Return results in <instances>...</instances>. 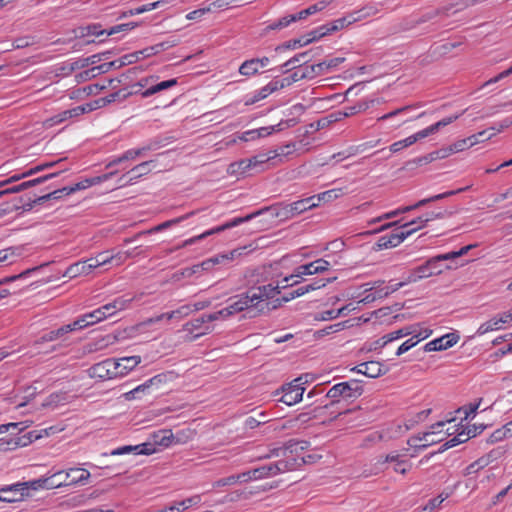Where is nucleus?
<instances>
[{
    "label": "nucleus",
    "mask_w": 512,
    "mask_h": 512,
    "mask_svg": "<svg viewBox=\"0 0 512 512\" xmlns=\"http://www.w3.org/2000/svg\"><path fill=\"white\" fill-rule=\"evenodd\" d=\"M266 213H269L271 218L272 219H279L280 221H285V220H288L290 218H293L294 215H293V212H292V209H291V205L290 203H284V202H278V203H275V204H272L271 206H267V207H264V208H261L251 214H248L244 217H236V218H233L232 220L230 221H227L226 223H224L223 225H220L218 227H215V228H212L208 231H205L204 233L198 235V236H195V237H192L190 239H187L185 241H183L181 244L177 245L176 247L174 248H171L168 253H172L176 250H179L181 248H184V247H187L189 245H192L194 243H196L197 241L199 240H202L210 235H213V234H216V233H220L222 231H225L227 229H231L233 227H236L242 223H246L252 219H254L255 217L257 216H260V215H263V214H266Z\"/></svg>",
    "instance_id": "nucleus-1"
},
{
    "label": "nucleus",
    "mask_w": 512,
    "mask_h": 512,
    "mask_svg": "<svg viewBox=\"0 0 512 512\" xmlns=\"http://www.w3.org/2000/svg\"><path fill=\"white\" fill-rule=\"evenodd\" d=\"M362 383L363 382L361 380L352 379L350 381L335 384L323 397L324 399L329 398L331 401L315 407L314 411L318 412L324 409H329L338 404L340 402V398L344 400H354L360 397L364 392Z\"/></svg>",
    "instance_id": "nucleus-2"
},
{
    "label": "nucleus",
    "mask_w": 512,
    "mask_h": 512,
    "mask_svg": "<svg viewBox=\"0 0 512 512\" xmlns=\"http://www.w3.org/2000/svg\"><path fill=\"white\" fill-rule=\"evenodd\" d=\"M227 302L229 304L226 309L231 311V316L242 311H245V318H255L261 315L262 309L256 307V302H252L248 292L232 296Z\"/></svg>",
    "instance_id": "nucleus-3"
},
{
    "label": "nucleus",
    "mask_w": 512,
    "mask_h": 512,
    "mask_svg": "<svg viewBox=\"0 0 512 512\" xmlns=\"http://www.w3.org/2000/svg\"><path fill=\"white\" fill-rule=\"evenodd\" d=\"M412 231L413 230H404L401 225L399 228L393 230L389 235L381 236L374 244L373 250L380 251L382 249L396 247L409 237Z\"/></svg>",
    "instance_id": "nucleus-4"
},
{
    "label": "nucleus",
    "mask_w": 512,
    "mask_h": 512,
    "mask_svg": "<svg viewBox=\"0 0 512 512\" xmlns=\"http://www.w3.org/2000/svg\"><path fill=\"white\" fill-rule=\"evenodd\" d=\"M48 200H51L50 192L45 195L38 196V197H36L35 194L33 195V197L21 196V197H19V203H21L22 205L6 204L5 207L1 206L0 207V216H3L5 214L13 212V211H17L19 209H22L23 211H30L34 207L35 204L41 205V204H44Z\"/></svg>",
    "instance_id": "nucleus-5"
},
{
    "label": "nucleus",
    "mask_w": 512,
    "mask_h": 512,
    "mask_svg": "<svg viewBox=\"0 0 512 512\" xmlns=\"http://www.w3.org/2000/svg\"><path fill=\"white\" fill-rule=\"evenodd\" d=\"M63 474V471H57L54 474L48 476V477H41L39 479H34L27 482H22V488L24 492H28V490H38V489H53V488H59L63 486V484L66 483V479L64 481H56V478L58 476H61Z\"/></svg>",
    "instance_id": "nucleus-6"
},
{
    "label": "nucleus",
    "mask_w": 512,
    "mask_h": 512,
    "mask_svg": "<svg viewBox=\"0 0 512 512\" xmlns=\"http://www.w3.org/2000/svg\"><path fill=\"white\" fill-rule=\"evenodd\" d=\"M298 281L293 282L292 284H286L282 286L283 289L287 288L288 286H294L297 285ZM281 287L279 285L273 286L272 284H267L263 286H259L257 288L250 289L247 291L249 293V296L254 303V301L258 302H264V300L273 299L277 294H280Z\"/></svg>",
    "instance_id": "nucleus-7"
},
{
    "label": "nucleus",
    "mask_w": 512,
    "mask_h": 512,
    "mask_svg": "<svg viewBox=\"0 0 512 512\" xmlns=\"http://www.w3.org/2000/svg\"><path fill=\"white\" fill-rule=\"evenodd\" d=\"M330 267V263L324 259H317L311 263L300 265L296 268V274L290 275L289 277H285L283 279L284 282H288L290 279L294 277H300L302 275H312L316 273H323L327 271Z\"/></svg>",
    "instance_id": "nucleus-8"
},
{
    "label": "nucleus",
    "mask_w": 512,
    "mask_h": 512,
    "mask_svg": "<svg viewBox=\"0 0 512 512\" xmlns=\"http://www.w3.org/2000/svg\"><path fill=\"white\" fill-rule=\"evenodd\" d=\"M282 396L279 399L284 404L291 406L302 400L305 388L294 381L285 384L281 388Z\"/></svg>",
    "instance_id": "nucleus-9"
},
{
    "label": "nucleus",
    "mask_w": 512,
    "mask_h": 512,
    "mask_svg": "<svg viewBox=\"0 0 512 512\" xmlns=\"http://www.w3.org/2000/svg\"><path fill=\"white\" fill-rule=\"evenodd\" d=\"M142 57V50L126 54L117 60L99 65V73H107L112 69H120L126 65H130L139 61Z\"/></svg>",
    "instance_id": "nucleus-10"
},
{
    "label": "nucleus",
    "mask_w": 512,
    "mask_h": 512,
    "mask_svg": "<svg viewBox=\"0 0 512 512\" xmlns=\"http://www.w3.org/2000/svg\"><path fill=\"white\" fill-rule=\"evenodd\" d=\"M59 173L60 172L50 173V174H46V175H43V176L31 179V180L23 181V182H21L18 185H14V186H11V187L6 188L4 190H1L0 191V197L2 195H5V194L18 193V192H21V191L26 190L28 188L34 187L36 185L42 184V183L46 182L49 179L55 178L56 176L59 175Z\"/></svg>",
    "instance_id": "nucleus-11"
},
{
    "label": "nucleus",
    "mask_w": 512,
    "mask_h": 512,
    "mask_svg": "<svg viewBox=\"0 0 512 512\" xmlns=\"http://www.w3.org/2000/svg\"><path fill=\"white\" fill-rule=\"evenodd\" d=\"M194 214H195V212L192 211V212H189V213H187L185 215H182V216H180L178 218H174V219L165 221V222H163V223H161V224H159V225H157V226H155V227H153V228H151L149 230H145V231H141V232L137 233L132 238H126L124 240V243L128 244V243H131L134 240H136V239H138V238H140V237H142L144 235H148V234L156 233V232H161V231H163V230H165V229H167V228H169V227H171L173 225H176V224H178V223L188 219L189 217H191Z\"/></svg>",
    "instance_id": "nucleus-12"
},
{
    "label": "nucleus",
    "mask_w": 512,
    "mask_h": 512,
    "mask_svg": "<svg viewBox=\"0 0 512 512\" xmlns=\"http://www.w3.org/2000/svg\"><path fill=\"white\" fill-rule=\"evenodd\" d=\"M459 340L455 333H448L440 338L434 339L424 346L425 352L442 351L454 346Z\"/></svg>",
    "instance_id": "nucleus-13"
},
{
    "label": "nucleus",
    "mask_w": 512,
    "mask_h": 512,
    "mask_svg": "<svg viewBox=\"0 0 512 512\" xmlns=\"http://www.w3.org/2000/svg\"><path fill=\"white\" fill-rule=\"evenodd\" d=\"M323 64H299V69L291 74V79H295L298 82L303 79H314L317 76L323 74Z\"/></svg>",
    "instance_id": "nucleus-14"
},
{
    "label": "nucleus",
    "mask_w": 512,
    "mask_h": 512,
    "mask_svg": "<svg viewBox=\"0 0 512 512\" xmlns=\"http://www.w3.org/2000/svg\"><path fill=\"white\" fill-rule=\"evenodd\" d=\"M28 495V492H24L21 483H16L0 489V501L2 502L12 503L21 501Z\"/></svg>",
    "instance_id": "nucleus-15"
},
{
    "label": "nucleus",
    "mask_w": 512,
    "mask_h": 512,
    "mask_svg": "<svg viewBox=\"0 0 512 512\" xmlns=\"http://www.w3.org/2000/svg\"><path fill=\"white\" fill-rule=\"evenodd\" d=\"M470 188H471V186H466V187L459 188V189H456V190H450V191H447V192H444V193H441V194H437V195L431 196L429 198L422 199V200L418 201L414 205L406 206V207H404L402 209H399V210H400V213H406V212H409L411 210H414V209L420 208L422 206H425L428 203L435 202V201H438V200H442V199L448 198L450 196L457 195L459 193H462L464 191L469 190Z\"/></svg>",
    "instance_id": "nucleus-16"
},
{
    "label": "nucleus",
    "mask_w": 512,
    "mask_h": 512,
    "mask_svg": "<svg viewBox=\"0 0 512 512\" xmlns=\"http://www.w3.org/2000/svg\"><path fill=\"white\" fill-rule=\"evenodd\" d=\"M140 362H141L140 356L123 357V358H120L118 361L114 360L113 375L115 377L124 376L129 371L134 369Z\"/></svg>",
    "instance_id": "nucleus-17"
},
{
    "label": "nucleus",
    "mask_w": 512,
    "mask_h": 512,
    "mask_svg": "<svg viewBox=\"0 0 512 512\" xmlns=\"http://www.w3.org/2000/svg\"><path fill=\"white\" fill-rule=\"evenodd\" d=\"M116 173H117V171H111L109 173H105V174L100 175V176L86 178V179H84L82 181L77 182L73 186H67L68 193L70 195V194H72V193H74L76 191L84 190V189H87V188H89V187H91L93 185L100 184V183H102L104 181H107L110 178H112Z\"/></svg>",
    "instance_id": "nucleus-18"
},
{
    "label": "nucleus",
    "mask_w": 512,
    "mask_h": 512,
    "mask_svg": "<svg viewBox=\"0 0 512 512\" xmlns=\"http://www.w3.org/2000/svg\"><path fill=\"white\" fill-rule=\"evenodd\" d=\"M116 173H117V171H111L109 173H105V174L100 175V176L86 178V179H84L82 181L77 182L73 186H67L68 193L70 195V194H72V193H74L76 191L84 190V189H87V188H89V187H91L93 185L100 184V183H102L104 181H107L110 178H112Z\"/></svg>",
    "instance_id": "nucleus-19"
},
{
    "label": "nucleus",
    "mask_w": 512,
    "mask_h": 512,
    "mask_svg": "<svg viewBox=\"0 0 512 512\" xmlns=\"http://www.w3.org/2000/svg\"><path fill=\"white\" fill-rule=\"evenodd\" d=\"M116 173H117V171H111L109 173H105V174L100 175V176L86 178V179H84L82 181L77 182L73 186H67L68 193L70 195V194H72V193H74L76 191L84 190V189H87V188H89V187H91L93 185L100 184V183H102L104 181H107L110 178H112Z\"/></svg>",
    "instance_id": "nucleus-20"
},
{
    "label": "nucleus",
    "mask_w": 512,
    "mask_h": 512,
    "mask_svg": "<svg viewBox=\"0 0 512 512\" xmlns=\"http://www.w3.org/2000/svg\"><path fill=\"white\" fill-rule=\"evenodd\" d=\"M307 442H298L295 440H289L283 447L275 448L271 450L270 455L265 456L264 458H269L271 456H279L280 453L282 455H286L287 453L292 454L298 457L300 451H303L306 448Z\"/></svg>",
    "instance_id": "nucleus-21"
},
{
    "label": "nucleus",
    "mask_w": 512,
    "mask_h": 512,
    "mask_svg": "<svg viewBox=\"0 0 512 512\" xmlns=\"http://www.w3.org/2000/svg\"><path fill=\"white\" fill-rule=\"evenodd\" d=\"M100 61V54H94L90 57L78 59L74 62L65 63L61 68V72L63 74H70L78 69H83L88 67L89 65L95 64Z\"/></svg>",
    "instance_id": "nucleus-22"
},
{
    "label": "nucleus",
    "mask_w": 512,
    "mask_h": 512,
    "mask_svg": "<svg viewBox=\"0 0 512 512\" xmlns=\"http://www.w3.org/2000/svg\"><path fill=\"white\" fill-rule=\"evenodd\" d=\"M51 429L52 428H49V430H51ZM43 434L48 436L49 435L48 429L32 430V431H29V432L21 435V436L14 437L15 442L12 444L14 447H25V446L31 444L32 442L42 438Z\"/></svg>",
    "instance_id": "nucleus-23"
},
{
    "label": "nucleus",
    "mask_w": 512,
    "mask_h": 512,
    "mask_svg": "<svg viewBox=\"0 0 512 512\" xmlns=\"http://www.w3.org/2000/svg\"><path fill=\"white\" fill-rule=\"evenodd\" d=\"M114 360L113 359H107L103 362L94 364L90 368L91 376L93 377H99V378H113L115 377L113 375V368Z\"/></svg>",
    "instance_id": "nucleus-24"
},
{
    "label": "nucleus",
    "mask_w": 512,
    "mask_h": 512,
    "mask_svg": "<svg viewBox=\"0 0 512 512\" xmlns=\"http://www.w3.org/2000/svg\"><path fill=\"white\" fill-rule=\"evenodd\" d=\"M89 477V471L85 469L71 468L68 472L65 473V479L67 484H63V486H68L76 483L84 484L89 479Z\"/></svg>",
    "instance_id": "nucleus-25"
},
{
    "label": "nucleus",
    "mask_w": 512,
    "mask_h": 512,
    "mask_svg": "<svg viewBox=\"0 0 512 512\" xmlns=\"http://www.w3.org/2000/svg\"><path fill=\"white\" fill-rule=\"evenodd\" d=\"M312 51H305L302 53H299L286 61L284 64L281 65V68L283 69V73H287L292 69H299V65H296L297 63L300 64H307L311 61V58L309 57Z\"/></svg>",
    "instance_id": "nucleus-26"
},
{
    "label": "nucleus",
    "mask_w": 512,
    "mask_h": 512,
    "mask_svg": "<svg viewBox=\"0 0 512 512\" xmlns=\"http://www.w3.org/2000/svg\"><path fill=\"white\" fill-rule=\"evenodd\" d=\"M359 13H361V11L354 12L348 16L341 17L339 19H336V20L328 23L331 33L341 30L344 27L360 20L363 15L355 16L356 14H359Z\"/></svg>",
    "instance_id": "nucleus-27"
},
{
    "label": "nucleus",
    "mask_w": 512,
    "mask_h": 512,
    "mask_svg": "<svg viewBox=\"0 0 512 512\" xmlns=\"http://www.w3.org/2000/svg\"><path fill=\"white\" fill-rule=\"evenodd\" d=\"M294 217L301 213L318 206L316 203V196H311L305 199H301L290 203Z\"/></svg>",
    "instance_id": "nucleus-28"
},
{
    "label": "nucleus",
    "mask_w": 512,
    "mask_h": 512,
    "mask_svg": "<svg viewBox=\"0 0 512 512\" xmlns=\"http://www.w3.org/2000/svg\"><path fill=\"white\" fill-rule=\"evenodd\" d=\"M255 170L252 165L250 158L241 159L237 162H233L228 167V173L237 175H250L249 172Z\"/></svg>",
    "instance_id": "nucleus-29"
},
{
    "label": "nucleus",
    "mask_w": 512,
    "mask_h": 512,
    "mask_svg": "<svg viewBox=\"0 0 512 512\" xmlns=\"http://www.w3.org/2000/svg\"><path fill=\"white\" fill-rule=\"evenodd\" d=\"M426 137V134L423 132V130L415 133L414 135H411L403 140H400V141H397V142H394L391 146H390V151L392 153H396V152H399L400 150L406 148V147H409L411 146L412 144H414L416 141L418 140H421L423 138Z\"/></svg>",
    "instance_id": "nucleus-30"
},
{
    "label": "nucleus",
    "mask_w": 512,
    "mask_h": 512,
    "mask_svg": "<svg viewBox=\"0 0 512 512\" xmlns=\"http://www.w3.org/2000/svg\"><path fill=\"white\" fill-rule=\"evenodd\" d=\"M191 312H192L191 305H183L180 308H178L177 310L163 313L155 318H151L149 320V322H151V323L158 322L164 318H166L167 320H171L173 318H182V317L188 316Z\"/></svg>",
    "instance_id": "nucleus-31"
},
{
    "label": "nucleus",
    "mask_w": 512,
    "mask_h": 512,
    "mask_svg": "<svg viewBox=\"0 0 512 512\" xmlns=\"http://www.w3.org/2000/svg\"><path fill=\"white\" fill-rule=\"evenodd\" d=\"M388 370V367L384 366L378 361H367L365 362L364 375L369 378H377L379 376L385 375Z\"/></svg>",
    "instance_id": "nucleus-32"
},
{
    "label": "nucleus",
    "mask_w": 512,
    "mask_h": 512,
    "mask_svg": "<svg viewBox=\"0 0 512 512\" xmlns=\"http://www.w3.org/2000/svg\"><path fill=\"white\" fill-rule=\"evenodd\" d=\"M178 44L176 40H166L160 43H157L153 46L142 49V57L148 58L152 55H156L161 51L167 50L171 47H174Z\"/></svg>",
    "instance_id": "nucleus-33"
},
{
    "label": "nucleus",
    "mask_w": 512,
    "mask_h": 512,
    "mask_svg": "<svg viewBox=\"0 0 512 512\" xmlns=\"http://www.w3.org/2000/svg\"><path fill=\"white\" fill-rule=\"evenodd\" d=\"M438 260H444L440 255L434 256L428 259L424 264L416 267V272L421 275V279L428 278L433 275H439V270H431V266L435 264Z\"/></svg>",
    "instance_id": "nucleus-34"
},
{
    "label": "nucleus",
    "mask_w": 512,
    "mask_h": 512,
    "mask_svg": "<svg viewBox=\"0 0 512 512\" xmlns=\"http://www.w3.org/2000/svg\"><path fill=\"white\" fill-rule=\"evenodd\" d=\"M254 493H256L253 490H248L247 488L241 489V490H235L228 494H226L221 500L218 501L219 504H225L229 502H236L241 499H248L250 496H252Z\"/></svg>",
    "instance_id": "nucleus-35"
},
{
    "label": "nucleus",
    "mask_w": 512,
    "mask_h": 512,
    "mask_svg": "<svg viewBox=\"0 0 512 512\" xmlns=\"http://www.w3.org/2000/svg\"><path fill=\"white\" fill-rule=\"evenodd\" d=\"M152 161H145L134 166L127 175H130L128 180L124 184H132L134 180L148 174L150 172L149 165Z\"/></svg>",
    "instance_id": "nucleus-36"
},
{
    "label": "nucleus",
    "mask_w": 512,
    "mask_h": 512,
    "mask_svg": "<svg viewBox=\"0 0 512 512\" xmlns=\"http://www.w3.org/2000/svg\"><path fill=\"white\" fill-rule=\"evenodd\" d=\"M134 94H138V91H128L126 88L119 89L104 97L106 106L114 102H123Z\"/></svg>",
    "instance_id": "nucleus-37"
},
{
    "label": "nucleus",
    "mask_w": 512,
    "mask_h": 512,
    "mask_svg": "<svg viewBox=\"0 0 512 512\" xmlns=\"http://www.w3.org/2000/svg\"><path fill=\"white\" fill-rule=\"evenodd\" d=\"M478 143L477 135H471L467 138L458 140L451 144L452 153H457L468 149Z\"/></svg>",
    "instance_id": "nucleus-38"
},
{
    "label": "nucleus",
    "mask_w": 512,
    "mask_h": 512,
    "mask_svg": "<svg viewBox=\"0 0 512 512\" xmlns=\"http://www.w3.org/2000/svg\"><path fill=\"white\" fill-rule=\"evenodd\" d=\"M67 328H69V327L63 325V326H61L58 329L51 330V331H49L47 333H44L39 338V340H37L36 343L50 342V341H55V340H57L59 338H63L66 334H68Z\"/></svg>",
    "instance_id": "nucleus-39"
},
{
    "label": "nucleus",
    "mask_w": 512,
    "mask_h": 512,
    "mask_svg": "<svg viewBox=\"0 0 512 512\" xmlns=\"http://www.w3.org/2000/svg\"><path fill=\"white\" fill-rule=\"evenodd\" d=\"M82 274H89V266H86V262L84 261H80L70 265L66 269L64 276L74 278Z\"/></svg>",
    "instance_id": "nucleus-40"
},
{
    "label": "nucleus",
    "mask_w": 512,
    "mask_h": 512,
    "mask_svg": "<svg viewBox=\"0 0 512 512\" xmlns=\"http://www.w3.org/2000/svg\"><path fill=\"white\" fill-rule=\"evenodd\" d=\"M331 34V31L329 29L328 23L324 24L320 27H317L316 29L310 31L308 35L306 36L305 41H303L304 44H310L326 35Z\"/></svg>",
    "instance_id": "nucleus-41"
},
{
    "label": "nucleus",
    "mask_w": 512,
    "mask_h": 512,
    "mask_svg": "<svg viewBox=\"0 0 512 512\" xmlns=\"http://www.w3.org/2000/svg\"><path fill=\"white\" fill-rule=\"evenodd\" d=\"M459 117H460V115L457 114V115H454V116L443 118L442 120L436 122L435 124H432L431 126L423 129V132L426 134V137H427V136H429L431 134L436 133L441 128H443V127L451 124L452 122L456 121Z\"/></svg>",
    "instance_id": "nucleus-42"
},
{
    "label": "nucleus",
    "mask_w": 512,
    "mask_h": 512,
    "mask_svg": "<svg viewBox=\"0 0 512 512\" xmlns=\"http://www.w3.org/2000/svg\"><path fill=\"white\" fill-rule=\"evenodd\" d=\"M341 116H342V114L340 113V111H334L324 117H321L316 122V129L317 130L324 129V128L328 127L329 125L342 120Z\"/></svg>",
    "instance_id": "nucleus-43"
},
{
    "label": "nucleus",
    "mask_w": 512,
    "mask_h": 512,
    "mask_svg": "<svg viewBox=\"0 0 512 512\" xmlns=\"http://www.w3.org/2000/svg\"><path fill=\"white\" fill-rule=\"evenodd\" d=\"M161 3H162V1H156L153 3L142 5L137 8L129 9L127 11L122 12L119 18H125L128 16H133V15L141 14V13L156 9L161 5Z\"/></svg>",
    "instance_id": "nucleus-44"
},
{
    "label": "nucleus",
    "mask_w": 512,
    "mask_h": 512,
    "mask_svg": "<svg viewBox=\"0 0 512 512\" xmlns=\"http://www.w3.org/2000/svg\"><path fill=\"white\" fill-rule=\"evenodd\" d=\"M46 265L47 264H42V265H39V266H36V267H33V268H28V269L22 271L21 273H19L17 275L4 277V278L0 279V286L4 285V284H7V283H10V282H13V281L18 280V279H24V278L28 277L29 275H31L33 272L42 269Z\"/></svg>",
    "instance_id": "nucleus-45"
},
{
    "label": "nucleus",
    "mask_w": 512,
    "mask_h": 512,
    "mask_svg": "<svg viewBox=\"0 0 512 512\" xmlns=\"http://www.w3.org/2000/svg\"><path fill=\"white\" fill-rule=\"evenodd\" d=\"M258 59L246 60L239 67V73L244 76H252L258 72Z\"/></svg>",
    "instance_id": "nucleus-46"
},
{
    "label": "nucleus",
    "mask_w": 512,
    "mask_h": 512,
    "mask_svg": "<svg viewBox=\"0 0 512 512\" xmlns=\"http://www.w3.org/2000/svg\"><path fill=\"white\" fill-rule=\"evenodd\" d=\"M252 474H253V476H256L258 480L267 478V477L276 476L273 463L254 468Z\"/></svg>",
    "instance_id": "nucleus-47"
},
{
    "label": "nucleus",
    "mask_w": 512,
    "mask_h": 512,
    "mask_svg": "<svg viewBox=\"0 0 512 512\" xmlns=\"http://www.w3.org/2000/svg\"><path fill=\"white\" fill-rule=\"evenodd\" d=\"M437 16H439V11H436L435 9L427 11L424 14H422L419 18H417L415 20H411L409 25L406 26L405 29H410V28L416 27L417 25H420L429 20H432Z\"/></svg>",
    "instance_id": "nucleus-48"
},
{
    "label": "nucleus",
    "mask_w": 512,
    "mask_h": 512,
    "mask_svg": "<svg viewBox=\"0 0 512 512\" xmlns=\"http://www.w3.org/2000/svg\"><path fill=\"white\" fill-rule=\"evenodd\" d=\"M293 22H295V18L292 17L291 15H286V16L278 19L277 21L269 24L265 28V31L268 32V31H271V30H281V29L289 26Z\"/></svg>",
    "instance_id": "nucleus-49"
},
{
    "label": "nucleus",
    "mask_w": 512,
    "mask_h": 512,
    "mask_svg": "<svg viewBox=\"0 0 512 512\" xmlns=\"http://www.w3.org/2000/svg\"><path fill=\"white\" fill-rule=\"evenodd\" d=\"M283 302H285L283 300V297L277 298V299L273 300L272 302L258 301V302H256V307H258V309H262V311H261V315H262V314L269 313L271 310L277 309L278 307H280L282 305Z\"/></svg>",
    "instance_id": "nucleus-50"
},
{
    "label": "nucleus",
    "mask_w": 512,
    "mask_h": 512,
    "mask_svg": "<svg viewBox=\"0 0 512 512\" xmlns=\"http://www.w3.org/2000/svg\"><path fill=\"white\" fill-rule=\"evenodd\" d=\"M461 436H465V431L458 433L455 437L442 444L436 453H442L452 447L468 441V438L461 439Z\"/></svg>",
    "instance_id": "nucleus-51"
},
{
    "label": "nucleus",
    "mask_w": 512,
    "mask_h": 512,
    "mask_svg": "<svg viewBox=\"0 0 512 512\" xmlns=\"http://www.w3.org/2000/svg\"><path fill=\"white\" fill-rule=\"evenodd\" d=\"M271 93H273V88H270L269 87V84H267L266 86L262 87L260 90H258L253 97L247 99L245 101V105H252L262 99H265L268 95H270Z\"/></svg>",
    "instance_id": "nucleus-52"
},
{
    "label": "nucleus",
    "mask_w": 512,
    "mask_h": 512,
    "mask_svg": "<svg viewBox=\"0 0 512 512\" xmlns=\"http://www.w3.org/2000/svg\"><path fill=\"white\" fill-rule=\"evenodd\" d=\"M312 291V287L310 286H307L306 284L305 285H301L299 287H297L296 289H293L289 292H286L284 295H283V300L284 301H290L292 299H295L297 297H300L308 292Z\"/></svg>",
    "instance_id": "nucleus-53"
},
{
    "label": "nucleus",
    "mask_w": 512,
    "mask_h": 512,
    "mask_svg": "<svg viewBox=\"0 0 512 512\" xmlns=\"http://www.w3.org/2000/svg\"><path fill=\"white\" fill-rule=\"evenodd\" d=\"M206 315L207 314H203L202 316L192 319L191 321L187 322L184 325V330L193 332L194 330H199V329L203 328V325L205 323L210 322V320H206Z\"/></svg>",
    "instance_id": "nucleus-54"
},
{
    "label": "nucleus",
    "mask_w": 512,
    "mask_h": 512,
    "mask_svg": "<svg viewBox=\"0 0 512 512\" xmlns=\"http://www.w3.org/2000/svg\"><path fill=\"white\" fill-rule=\"evenodd\" d=\"M107 31L108 30H101V25L100 24H91V25H88L86 27H81L80 28L81 37H84V36H87V35L100 36V35H103V34H107Z\"/></svg>",
    "instance_id": "nucleus-55"
},
{
    "label": "nucleus",
    "mask_w": 512,
    "mask_h": 512,
    "mask_svg": "<svg viewBox=\"0 0 512 512\" xmlns=\"http://www.w3.org/2000/svg\"><path fill=\"white\" fill-rule=\"evenodd\" d=\"M136 155L134 154V149H130V150H127L126 152H124L121 156L113 159L112 161H110L107 165H106V168L107 169H110L112 168L113 166L115 165H118V164H121L123 163L124 161H128V160H134L136 159Z\"/></svg>",
    "instance_id": "nucleus-56"
},
{
    "label": "nucleus",
    "mask_w": 512,
    "mask_h": 512,
    "mask_svg": "<svg viewBox=\"0 0 512 512\" xmlns=\"http://www.w3.org/2000/svg\"><path fill=\"white\" fill-rule=\"evenodd\" d=\"M306 39V36H302L298 39H292V40H289V41H286L280 45H278L276 48H275V51H282V50H288V49H295L297 46H305L306 44L303 43V41H305Z\"/></svg>",
    "instance_id": "nucleus-57"
},
{
    "label": "nucleus",
    "mask_w": 512,
    "mask_h": 512,
    "mask_svg": "<svg viewBox=\"0 0 512 512\" xmlns=\"http://www.w3.org/2000/svg\"><path fill=\"white\" fill-rule=\"evenodd\" d=\"M499 328H500V326H498V322L496 321V317H493L490 320L482 323L479 326L476 334L481 336V335H484V334H486V333H488L490 331H493V330H496V329H499Z\"/></svg>",
    "instance_id": "nucleus-58"
},
{
    "label": "nucleus",
    "mask_w": 512,
    "mask_h": 512,
    "mask_svg": "<svg viewBox=\"0 0 512 512\" xmlns=\"http://www.w3.org/2000/svg\"><path fill=\"white\" fill-rule=\"evenodd\" d=\"M476 246H477L476 244H470V245L462 247L458 251H452V252H449L446 254H441V257L444 260H453V259H456L458 257H461V256L467 254L472 248H474Z\"/></svg>",
    "instance_id": "nucleus-59"
},
{
    "label": "nucleus",
    "mask_w": 512,
    "mask_h": 512,
    "mask_svg": "<svg viewBox=\"0 0 512 512\" xmlns=\"http://www.w3.org/2000/svg\"><path fill=\"white\" fill-rule=\"evenodd\" d=\"M241 253L238 252L237 249L230 251L229 253L225 254H218L216 256L211 257V260L213 261L214 265L222 264L227 261H232L236 255H240Z\"/></svg>",
    "instance_id": "nucleus-60"
},
{
    "label": "nucleus",
    "mask_w": 512,
    "mask_h": 512,
    "mask_svg": "<svg viewBox=\"0 0 512 512\" xmlns=\"http://www.w3.org/2000/svg\"><path fill=\"white\" fill-rule=\"evenodd\" d=\"M285 456V460L287 461V465L290 466V471H293L299 467H301L303 464H306V458L305 457H296L292 454L287 453Z\"/></svg>",
    "instance_id": "nucleus-61"
},
{
    "label": "nucleus",
    "mask_w": 512,
    "mask_h": 512,
    "mask_svg": "<svg viewBox=\"0 0 512 512\" xmlns=\"http://www.w3.org/2000/svg\"><path fill=\"white\" fill-rule=\"evenodd\" d=\"M293 83H295V79H291V75H290L281 80H273V81L269 82L268 84H269L270 88H273V92H275V91H278L285 87H288V86L292 85Z\"/></svg>",
    "instance_id": "nucleus-62"
},
{
    "label": "nucleus",
    "mask_w": 512,
    "mask_h": 512,
    "mask_svg": "<svg viewBox=\"0 0 512 512\" xmlns=\"http://www.w3.org/2000/svg\"><path fill=\"white\" fill-rule=\"evenodd\" d=\"M201 502V496L200 495H194L187 499H184L180 502H175L173 505L178 506L179 508L182 507V511L187 510L191 506H195L200 504Z\"/></svg>",
    "instance_id": "nucleus-63"
},
{
    "label": "nucleus",
    "mask_w": 512,
    "mask_h": 512,
    "mask_svg": "<svg viewBox=\"0 0 512 512\" xmlns=\"http://www.w3.org/2000/svg\"><path fill=\"white\" fill-rule=\"evenodd\" d=\"M486 466H487V459H484L483 456H482V457L478 458L476 461H474L473 463H471L466 468V475H469V474H472V473H476L480 469H483Z\"/></svg>",
    "instance_id": "nucleus-64"
}]
</instances>
